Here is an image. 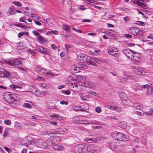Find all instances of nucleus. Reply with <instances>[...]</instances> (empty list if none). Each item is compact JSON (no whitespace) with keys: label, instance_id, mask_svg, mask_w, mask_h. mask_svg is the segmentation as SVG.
I'll return each mask as SVG.
<instances>
[{"label":"nucleus","instance_id":"1","mask_svg":"<svg viewBox=\"0 0 153 153\" xmlns=\"http://www.w3.org/2000/svg\"><path fill=\"white\" fill-rule=\"evenodd\" d=\"M18 95L13 93L6 92L3 95V98L9 104H11L13 102L16 101Z\"/></svg>","mask_w":153,"mask_h":153},{"label":"nucleus","instance_id":"2","mask_svg":"<svg viewBox=\"0 0 153 153\" xmlns=\"http://www.w3.org/2000/svg\"><path fill=\"white\" fill-rule=\"evenodd\" d=\"M79 59L82 62H86L89 65L94 66L97 65V64L93 61H90L91 57L88 56L85 54H81L78 56Z\"/></svg>","mask_w":153,"mask_h":153},{"label":"nucleus","instance_id":"3","mask_svg":"<svg viewBox=\"0 0 153 153\" xmlns=\"http://www.w3.org/2000/svg\"><path fill=\"white\" fill-rule=\"evenodd\" d=\"M112 135H114V137H116V138L117 140L120 141H126L128 140L125 134H124L120 132H115L113 133Z\"/></svg>","mask_w":153,"mask_h":153},{"label":"nucleus","instance_id":"4","mask_svg":"<svg viewBox=\"0 0 153 153\" xmlns=\"http://www.w3.org/2000/svg\"><path fill=\"white\" fill-rule=\"evenodd\" d=\"M123 53L128 58L133 59L135 57L133 51L128 49H124L122 50Z\"/></svg>","mask_w":153,"mask_h":153},{"label":"nucleus","instance_id":"5","mask_svg":"<svg viewBox=\"0 0 153 153\" xmlns=\"http://www.w3.org/2000/svg\"><path fill=\"white\" fill-rule=\"evenodd\" d=\"M4 62L6 63L11 66L19 65L21 62L20 61L15 58H11L8 60H4Z\"/></svg>","mask_w":153,"mask_h":153},{"label":"nucleus","instance_id":"6","mask_svg":"<svg viewBox=\"0 0 153 153\" xmlns=\"http://www.w3.org/2000/svg\"><path fill=\"white\" fill-rule=\"evenodd\" d=\"M140 31L138 28L135 27H131L129 30L128 32L132 35L134 36H137L139 33V32Z\"/></svg>","mask_w":153,"mask_h":153},{"label":"nucleus","instance_id":"7","mask_svg":"<svg viewBox=\"0 0 153 153\" xmlns=\"http://www.w3.org/2000/svg\"><path fill=\"white\" fill-rule=\"evenodd\" d=\"M87 68V65L85 64H77L76 66H74V68H73V69L74 71H77L76 72L77 73L79 71L81 68L86 69Z\"/></svg>","mask_w":153,"mask_h":153},{"label":"nucleus","instance_id":"8","mask_svg":"<svg viewBox=\"0 0 153 153\" xmlns=\"http://www.w3.org/2000/svg\"><path fill=\"white\" fill-rule=\"evenodd\" d=\"M134 70L138 75H141L143 76L146 75V73L143 71V68H135Z\"/></svg>","mask_w":153,"mask_h":153},{"label":"nucleus","instance_id":"9","mask_svg":"<svg viewBox=\"0 0 153 153\" xmlns=\"http://www.w3.org/2000/svg\"><path fill=\"white\" fill-rule=\"evenodd\" d=\"M45 71L44 69L42 68L39 74L40 75L44 74L45 76H54V74L52 72H45Z\"/></svg>","mask_w":153,"mask_h":153},{"label":"nucleus","instance_id":"10","mask_svg":"<svg viewBox=\"0 0 153 153\" xmlns=\"http://www.w3.org/2000/svg\"><path fill=\"white\" fill-rule=\"evenodd\" d=\"M11 75V73L5 69H3L2 71H0V76H10Z\"/></svg>","mask_w":153,"mask_h":153},{"label":"nucleus","instance_id":"11","mask_svg":"<svg viewBox=\"0 0 153 153\" xmlns=\"http://www.w3.org/2000/svg\"><path fill=\"white\" fill-rule=\"evenodd\" d=\"M134 3L136 4L137 5L140 6L143 8L147 9L148 7L146 4L140 2L139 1H137V0H134Z\"/></svg>","mask_w":153,"mask_h":153},{"label":"nucleus","instance_id":"12","mask_svg":"<svg viewBox=\"0 0 153 153\" xmlns=\"http://www.w3.org/2000/svg\"><path fill=\"white\" fill-rule=\"evenodd\" d=\"M76 146L78 148V149H79L84 150H87L88 151H90V150H88L89 147L86 145L83 146L82 144H78L76 145Z\"/></svg>","mask_w":153,"mask_h":153},{"label":"nucleus","instance_id":"13","mask_svg":"<svg viewBox=\"0 0 153 153\" xmlns=\"http://www.w3.org/2000/svg\"><path fill=\"white\" fill-rule=\"evenodd\" d=\"M94 139V142L97 143L99 141H102L104 140H105L107 139V138L103 137H99Z\"/></svg>","mask_w":153,"mask_h":153},{"label":"nucleus","instance_id":"14","mask_svg":"<svg viewBox=\"0 0 153 153\" xmlns=\"http://www.w3.org/2000/svg\"><path fill=\"white\" fill-rule=\"evenodd\" d=\"M15 9L14 7L13 6H11L9 7L8 10V12L9 13L10 15H13L15 14V13L13 11V10Z\"/></svg>","mask_w":153,"mask_h":153},{"label":"nucleus","instance_id":"15","mask_svg":"<svg viewBox=\"0 0 153 153\" xmlns=\"http://www.w3.org/2000/svg\"><path fill=\"white\" fill-rule=\"evenodd\" d=\"M48 108L50 109H53L56 107L55 104L53 102H49L48 105Z\"/></svg>","mask_w":153,"mask_h":153},{"label":"nucleus","instance_id":"16","mask_svg":"<svg viewBox=\"0 0 153 153\" xmlns=\"http://www.w3.org/2000/svg\"><path fill=\"white\" fill-rule=\"evenodd\" d=\"M115 144L114 142H112L110 144H108L107 146L112 150H114L115 147Z\"/></svg>","mask_w":153,"mask_h":153},{"label":"nucleus","instance_id":"17","mask_svg":"<svg viewBox=\"0 0 153 153\" xmlns=\"http://www.w3.org/2000/svg\"><path fill=\"white\" fill-rule=\"evenodd\" d=\"M148 91L147 93L148 94H152L153 93V86H149V87L148 88Z\"/></svg>","mask_w":153,"mask_h":153},{"label":"nucleus","instance_id":"18","mask_svg":"<svg viewBox=\"0 0 153 153\" xmlns=\"http://www.w3.org/2000/svg\"><path fill=\"white\" fill-rule=\"evenodd\" d=\"M51 51L48 49L45 48L44 49V54L46 55H50L51 54Z\"/></svg>","mask_w":153,"mask_h":153},{"label":"nucleus","instance_id":"19","mask_svg":"<svg viewBox=\"0 0 153 153\" xmlns=\"http://www.w3.org/2000/svg\"><path fill=\"white\" fill-rule=\"evenodd\" d=\"M73 108L75 111H83L81 107L78 106H75L74 108Z\"/></svg>","mask_w":153,"mask_h":153},{"label":"nucleus","instance_id":"20","mask_svg":"<svg viewBox=\"0 0 153 153\" xmlns=\"http://www.w3.org/2000/svg\"><path fill=\"white\" fill-rule=\"evenodd\" d=\"M10 87L12 89H15L16 88H20L22 89V87L20 86H18L17 85H11L10 86Z\"/></svg>","mask_w":153,"mask_h":153},{"label":"nucleus","instance_id":"21","mask_svg":"<svg viewBox=\"0 0 153 153\" xmlns=\"http://www.w3.org/2000/svg\"><path fill=\"white\" fill-rule=\"evenodd\" d=\"M63 148L61 145H56L54 146V147L53 148V149L59 151L60 150H62L63 149Z\"/></svg>","mask_w":153,"mask_h":153},{"label":"nucleus","instance_id":"22","mask_svg":"<svg viewBox=\"0 0 153 153\" xmlns=\"http://www.w3.org/2000/svg\"><path fill=\"white\" fill-rule=\"evenodd\" d=\"M135 24H137L139 25H141L143 26L146 25V22H142L140 21H137L135 23Z\"/></svg>","mask_w":153,"mask_h":153},{"label":"nucleus","instance_id":"23","mask_svg":"<svg viewBox=\"0 0 153 153\" xmlns=\"http://www.w3.org/2000/svg\"><path fill=\"white\" fill-rule=\"evenodd\" d=\"M60 93H63L66 95H69L70 94L71 92L69 90H62L60 91Z\"/></svg>","mask_w":153,"mask_h":153},{"label":"nucleus","instance_id":"24","mask_svg":"<svg viewBox=\"0 0 153 153\" xmlns=\"http://www.w3.org/2000/svg\"><path fill=\"white\" fill-rule=\"evenodd\" d=\"M94 139L93 138H90L89 137H86L84 139V140L87 142H94Z\"/></svg>","mask_w":153,"mask_h":153},{"label":"nucleus","instance_id":"25","mask_svg":"<svg viewBox=\"0 0 153 153\" xmlns=\"http://www.w3.org/2000/svg\"><path fill=\"white\" fill-rule=\"evenodd\" d=\"M62 28L65 30L67 31L70 29L69 25H62Z\"/></svg>","mask_w":153,"mask_h":153},{"label":"nucleus","instance_id":"26","mask_svg":"<svg viewBox=\"0 0 153 153\" xmlns=\"http://www.w3.org/2000/svg\"><path fill=\"white\" fill-rule=\"evenodd\" d=\"M76 78L75 79L76 80V79H79L78 81V82H81L82 83L83 82H84V80H83V78L84 77H75Z\"/></svg>","mask_w":153,"mask_h":153},{"label":"nucleus","instance_id":"27","mask_svg":"<svg viewBox=\"0 0 153 153\" xmlns=\"http://www.w3.org/2000/svg\"><path fill=\"white\" fill-rule=\"evenodd\" d=\"M9 131L8 128H6L4 131V133L3 134V136L4 137H6L7 135L8 134V132Z\"/></svg>","mask_w":153,"mask_h":153},{"label":"nucleus","instance_id":"28","mask_svg":"<svg viewBox=\"0 0 153 153\" xmlns=\"http://www.w3.org/2000/svg\"><path fill=\"white\" fill-rule=\"evenodd\" d=\"M12 3L14 4L15 5L19 7L21 6L22 5V3L18 1H14Z\"/></svg>","mask_w":153,"mask_h":153},{"label":"nucleus","instance_id":"29","mask_svg":"<svg viewBox=\"0 0 153 153\" xmlns=\"http://www.w3.org/2000/svg\"><path fill=\"white\" fill-rule=\"evenodd\" d=\"M91 59H90V61H94L98 63L100 62V59L98 58H96L95 57H91Z\"/></svg>","mask_w":153,"mask_h":153},{"label":"nucleus","instance_id":"30","mask_svg":"<svg viewBox=\"0 0 153 153\" xmlns=\"http://www.w3.org/2000/svg\"><path fill=\"white\" fill-rule=\"evenodd\" d=\"M24 106L25 107L28 108H31L32 107V105L30 104L27 103H24Z\"/></svg>","mask_w":153,"mask_h":153},{"label":"nucleus","instance_id":"31","mask_svg":"<svg viewBox=\"0 0 153 153\" xmlns=\"http://www.w3.org/2000/svg\"><path fill=\"white\" fill-rule=\"evenodd\" d=\"M89 4L92 5H94V4H97L98 2L96 1H93L92 0H89Z\"/></svg>","mask_w":153,"mask_h":153},{"label":"nucleus","instance_id":"32","mask_svg":"<svg viewBox=\"0 0 153 153\" xmlns=\"http://www.w3.org/2000/svg\"><path fill=\"white\" fill-rule=\"evenodd\" d=\"M147 53L150 55H152L153 54V49H149L147 51Z\"/></svg>","mask_w":153,"mask_h":153},{"label":"nucleus","instance_id":"33","mask_svg":"<svg viewBox=\"0 0 153 153\" xmlns=\"http://www.w3.org/2000/svg\"><path fill=\"white\" fill-rule=\"evenodd\" d=\"M68 103V102L66 100H62L60 102V104L62 105L65 104L67 105Z\"/></svg>","mask_w":153,"mask_h":153},{"label":"nucleus","instance_id":"34","mask_svg":"<svg viewBox=\"0 0 153 153\" xmlns=\"http://www.w3.org/2000/svg\"><path fill=\"white\" fill-rule=\"evenodd\" d=\"M42 145L43 146H42V147H41L42 148H45L47 147H48V145L46 143V142H44V143H43L42 144ZM40 147H41V146H40Z\"/></svg>","mask_w":153,"mask_h":153},{"label":"nucleus","instance_id":"35","mask_svg":"<svg viewBox=\"0 0 153 153\" xmlns=\"http://www.w3.org/2000/svg\"><path fill=\"white\" fill-rule=\"evenodd\" d=\"M43 47L42 46L40 47H37L36 48V50H37L38 52L41 53L42 51V50Z\"/></svg>","mask_w":153,"mask_h":153},{"label":"nucleus","instance_id":"36","mask_svg":"<svg viewBox=\"0 0 153 153\" xmlns=\"http://www.w3.org/2000/svg\"><path fill=\"white\" fill-rule=\"evenodd\" d=\"M4 123L8 125H10L11 124L10 121L9 120H5L4 121Z\"/></svg>","mask_w":153,"mask_h":153},{"label":"nucleus","instance_id":"37","mask_svg":"<svg viewBox=\"0 0 153 153\" xmlns=\"http://www.w3.org/2000/svg\"><path fill=\"white\" fill-rule=\"evenodd\" d=\"M42 68L40 67H36L35 68V71L38 73H39V72H40V71L41 70Z\"/></svg>","mask_w":153,"mask_h":153},{"label":"nucleus","instance_id":"38","mask_svg":"<svg viewBox=\"0 0 153 153\" xmlns=\"http://www.w3.org/2000/svg\"><path fill=\"white\" fill-rule=\"evenodd\" d=\"M97 113H100L101 111V109L100 107H97L95 109Z\"/></svg>","mask_w":153,"mask_h":153},{"label":"nucleus","instance_id":"39","mask_svg":"<svg viewBox=\"0 0 153 153\" xmlns=\"http://www.w3.org/2000/svg\"><path fill=\"white\" fill-rule=\"evenodd\" d=\"M101 52V51L99 50H95L94 51V55H98Z\"/></svg>","mask_w":153,"mask_h":153},{"label":"nucleus","instance_id":"40","mask_svg":"<svg viewBox=\"0 0 153 153\" xmlns=\"http://www.w3.org/2000/svg\"><path fill=\"white\" fill-rule=\"evenodd\" d=\"M49 123L50 124H53L55 126H57L58 125L57 123L56 122L53 121H50L49 122Z\"/></svg>","mask_w":153,"mask_h":153},{"label":"nucleus","instance_id":"41","mask_svg":"<svg viewBox=\"0 0 153 153\" xmlns=\"http://www.w3.org/2000/svg\"><path fill=\"white\" fill-rule=\"evenodd\" d=\"M88 93L94 96H97V94H98V93H97L96 92L92 91H90V92Z\"/></svg>","mask_w":153,"mask_h":153},{"label":"nucleus","instance_id":"42","mask_svg":"<svg viewBox=\"0 0 153 153\" xmlns=\"http://www.w3.org/2000/svg\"><path fill=\"white\" fill-rule=\"evenodd\" d=\"M104 33L110 36H112L114 35L112 33L110 32L109 31H108L107 32L105 31V32H104Z\"/></svg>","mask_w":153,"mask_h":153},{"label":"nucleus","instance_id":"43","mask_svg":"<svg viewBox=\"0 0 153 153\" xmlns=\"http://www.w3.org/2000/svg\"><path fill=\"white\" fill-rule=\"evenodd\" d=\"M38 39L42 42L44 41V38L41 36L39 35L38 38Z\"/></svg>","mask_w":153,"mask_h":153},{"label":"nucleus","instance_id":"44","mask_svg":"<svg viewBox=\"0 0 153 153\" xmlns=\"http://www.w3.org/2000/svg\"><path fill=\"white\" fill-rule=\"evenodd\" d=\"M107 51L110 54L113 53L114 51V50L113 48L108 49Z\"/></svg>","mask_w":153,"mask_h":153},{"label":"nucleus","instance_id":"45","mask_svg":"<svg viewBox=\"0 0 153 153\" xmlns=\"http://www.w3.org/2000/svg\"><path fill=\"white\" fill-rule=\"evenodd\" d=\"M136 106L137 107V109H140L143 107V105H140L138 104H137L136 105Z\"/></svg>","mask_w":153,"mask_h":153},{"label":"nucleus","instance_id":"46","mask_svg":"<svg viewBox=\"0 0 153 153\" xmlns=\"http://www.w3.org/2000/svg\"><path fill=\"white\" fill-rule=\"evenodd\" d=\"M25 33L24 32H22L19 33L18 35V38H20L21 36H23L24 34H25Z\"/></svg>","mask_w":153,"mask_h":153},{"label":"nucleus","instance_id":"47","mask_svg":"<svg viewBox=\"0 0 153 153\" xmlns=\"http://www.w3.org/2000/svg\"><path fill=\"white\" fill-rule=\"evenodd\" d=\"M110 54L115 57H117L118 56V53L114 51L113 53Z\"/></svg>","mask_w":153,"mask_h":153},{"label":"nucleus","instance_id":"48","mask_svg":"<svg viewBox=\"0 0 153 153\" xmlns=\"http://www.w3.org/2000/svg\"><path fill=\"white\" fill-rule=\"evenodd\" d=\"M79 95L82 100L83 101H86V100L85 97L83 96V95L81 94H79Z\"/></svg>","mask_w":153,"mask_h":153},{"label":"nucleus","instance_id":"49","mask_svg":"<svg viewBox=\"0 0 153 153\" xmlns=\"http://www.w3.org/2000/svg\"><path fill=\"white\" fill-rule=\"evenodd\" d=\"M29 89L32 90V91H30L29 92H36L37 91L34 87H31L30 89L29 88Z\"/></svg>","mask_w":153,"mask_h":153},{"label":"nucleus","instance_id":"50","mask_svg":"<svg viewBox=\"0 0 153 153\" xmlns=\"http://www.w3.org/2000/svg\"><path fill=\"white\" fill-rule=\"evenodd\" d=\"M36 79L38 80H41L42 81H45V79L43 77H37L36 78Z\"/></svg>","mask_w":153,"mask_h":153},{"label":"nucleus","instance_id":"51","mask_svg":"<svg viewBox=\"0 0 153 153\" xmlns=\"http://www.w3.org/2000/svg\"><path fill=\"white\" fill-rule=\"evenodd\" d=\"M35 35L37 36H39L40 35L39 33L37 32L36 31L33 30L32 32Z\"/></svg>","mask_w":153,"mask_h":153},{"label":"nucleus","instance_id":"52","mask_svg":"<svg viewBox=\"0 0 153 153\" xmlns=\"http://www.w3.org/2000/svg\"><path fill=\"white\" fill-rule=\"evenodd\" d=\"M124 36L126 37L129 38H131L132 37V36L127 34H124Z\"/></svg>","mask_w":153,"mask_h":153},{"label":"nucleus","instance_id":"53","mask_svg":"<svg viewBox=\"0 0 153 153\" xmlns=\"http://www.w3.org/2000/svg\"><path fill=\"white\" fill-rule=\"evenodd\" d=\"M4 148L5 150L8 152L9 153H10L12 152L11 150L7 147H4Z\"/></svg>","mask_w":153,"mask_h":153},{"label":"nucleus","instance_id":"54","mask_svg":"<svg viewBox=\"0 0 153 153\" xmlns=\"http://www.w3.org/2000/svg\"><path fill=\"white\" fill-rule=\"evenodd\" d=\"M50 117H55L58 118L59 117V115H58V114H52V115H50Z\"/></svg>","mask_w":153,"mask_h":153},{"label":"nucleus","instance_id":"55","mask_svg":"<svg viewBox=\"0 0 153 153\" xmlns=\"http://www.w3.org/2000/svg\"><path fill=\"white\" fill-rule=\"evenodd\" d=\"M51 46L52 49L54 50H56L57 48V47L56 45L53 44H52L51 45Z\"/></svg>","mask_w":153,"mask_h":153},{"label":"nucleus","instance_id":"56","mask_svg":"<svg viewBox=\"0 0 153 153\" xmlns=\"http://www.w3.org/2000/svg\"><path fill=\"white\" fill-rule=\"evenodd\" d=\"M55 140H57L59 141H60V139L59 137H55L54 138V141H55Z\"/></svg>","mask_w":153,"mask_h":153},{"label":"nucleus","instance_id":"57","mask_svg":"<svg viewBox=\"0 0 153 153\" xmlns=\"http://www.w3.org/2000/svg\"><path fill=\"white\" fill-rule=\"evenodd\" d=\"M137 86H136L137 88L136 89L135 91H136L137 90H139L142 89V86H140L138 84H137Z\"/></svg>","mask_w":153,"mask_h":153},{"label":"nucleus","instance_id":"58","mask_svg":"<svg viewBox=\"0 0 153 153\" xmlns=\"http://www.w3.org/2000/svg\"><path fill=\"white\" fill-rule=\"evenodd\" d=\"M121 81H119V82H123L124 81H126L127 79H126V78L125 77H122V79H121Z\"/></svg>","mask_w":153,"mask_h":153},{"label":"nucleus","instance_id":"59","mask_svg":"<svg viewBox=\"0 0 153 153\" xmlns=\"http://www.w3.org/2000/svg\"><path fill=\"white\" fill-rule=\"evenodd\" d=\"M27 51L28 52L30 53L31 54H34V52L33 51L30 49H28Z\"/></svg>","mask_w":153,"mask_h":153},{"label":"nucleus","instance_id":"60","mask_svg":"<svg viewBox=\"0 0 153 153\" xmlns=\"http://www.w3.org/2000/svg\"><path fill=\"white\" fill-rule=\"evenodd\" d=\"M90 21H91V20H90L88 19H83L82 21V22H90Z\"/></svg>","mask_w":153,"mask_h":153},{"label":"nucleus","instance_id":"61","mask_svg":"<svg viewBox=\"0 0 153 153\" xmlns=\"http://www.w3.org/2000/svg\"><path fill=\"white\" fill-rule=\"evenodd\" d=\"M14 25H15L17 26V27H22V25L20 23H16V24H14Z\"/></svg>","mask_w":153,"mask_h":153},{"label":"nucleus","instance_id":"62","mask_svg":"<svg viewBox=\"0 0 153 153\" xmlns=\"http://www.w3.org/2000/svg\"><path fill=\"white\" fill-rule=\"evenodd\" d=\"M34 21L35 23L36 24L39 25H42L41 23L39 22L36 20H35Z\"/></svg>","mask_w":153,"mask_h":153},{"label":"nucleus","instance_id":"63","mask_svg":"<svg viewBox=\"0 0 153 153\" xmlns=\"http://www.w3.org/2000/svg\"><path fill=\"white\" fill-rule=\"evenodd\" d=\"M64 87L65 86L63 85H59L58 86V88L59 89H61L62 88H64Z\"/></svg>","mask_w":153,"mask_h":153},{"label":"nucleus","instance_id":"64","mask_svg":"<svg viewBox=\"0 0 153 153\" xmlns=\"http://www.w3.org/2000/svg\"><path fill=\"white\" fill-rule=\"evenodd\" d=\"M71 47V46L68 44H66L65 46V48L67 49H68Z\"/></svg>","mask_w":153,"mask_h":153}]
</instances>
